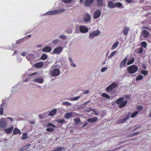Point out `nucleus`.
Wrapping results in <instances>:
<instances>
[{
    "label": "nucleus",
    "instance_id": "603ef678",
    "mask_svg": "<svg viewBox=\"0 0 151 151\" xmlns=\"http://www.w3.org/2000/svg\"><path fill=\"white\" fill-rule=\"evenodd\" d=\"M72 0H62L63 2L64 3H68L71 2Z\"/></svg>",
    "mask_w": 151,
    "mask_h": 151
},
{
    "label": "nucleus",
    "instance_id": "4c0bfd02",
    "mask_svg": "<svg viewBox=\"0 0 151 151\" xmlns=\"http://www.w3.org/2000/svg\"><path fill=\"white\" fill-rule=\"evenodd\" d=\"M141 73L143 74L144 76H145L148 74V71L146 70H142L141 71Z\"/></svg>",
    "mask_w": 151,
    "mask_h": 151
},
{
    "label": "nucleus",
    "instance_id": "680f3d73",
    "mask_svg": "<svg viewBox=\"0 0 151 151\" xmlns=\"http://www.w3.org/2000/svg\"><path fill=\"white\" fill-rule=\"evenodd\" d=\"M26 53L25 52H22L21 53V55L23 56H25L26 55Z\"/></svg>",
    "mask_w": 151,
    "mask_h": 151
},
{
    "label": "nucleus",
    "instance_id": "a211bd4d",
    "mask_svg": "<svg viewBox=\"0 0 151 151\" xmlns=\"http://www.w3.org/2000/svg\"><path fill=\"white\" fill-rule=\"evenodd\" d=\"M108 6L111 8H114L116 7L115 3L112 1H110L108 2Z\"/></svg>",
    "mask_w": 151,
    "mask_h": 151
},
{
    "label": "nucleus",
    "instance_id": "39448f33",
    "mask_svg": "<svg viewBox=\"0 0 151 151\" xmlns=\"http://www.w3.org/2000/svg\"><path fill=\"white\" fill-rule=\"evenodd\" d=\"M76 116V114L75 113L72 112H67L64 115V117L67 119L69 118L75 117Z\"/></svg>",
    "mask_w": 151,
    "mask_h": 151
},
{
    "label": "nucleus",
    "instance_id": "4468645a",
    "mask_svg": "<svg viewBox=\"0 0 151 151\" xmlns=\"http://www.w3.org/2000/svg\"><path fill=\"white\" fill-rule=\"evenodd\" d=\"M6 126V121L3 119H0V127L2 128H5Z\"/></svg>",
    "mask_w": 151,
    "mask_h": 151
},
{
    "label": "nucleus",
    "instance_id": "4d7b16f0",
    "mask_svg": "<svg viewBox=\"0 0 151 151\" xmlns=\"http://www.w3.org/2000/svg\"><path fill=\"white\" fill-rule=\"evenodd\" d=\"M107 69L106 67H104L102 68L101 69V71L102 72H104Z\"/></svg>",
    "mask_w": 151,
    "mask_h": 151
},
{
    "label": "nucleus",
    "instance_id": "0eeeda50",
    "mask_svg": "<svg viewBox=\"0 0 151 151\" xmlns=\"http://www.w3.org/2000/svg\"><path fill=\"white\" fill-rule=\"evenodd\" d=\"M80 32L83 33H86L88 32V28L85 26H80L79 28Z\"/></svg>",
    "mask_w": 151,
    "mask_h": 151
},
{
    "label": "nucleus",
    "instance_id": "9b49d317",
    "mask_svg": "<svg viewBox=\"0 0 151 151\" xmlns=\"http://www.w3.org/2000/svg\"><path fill=\"white\" fill-rule=\"evenodd\" d=\"M141 34L144 38H147L149 37L150 35L149 32L145 29H143L142 30L141 32Z\"/></svg>",
    "mask_w": 151,
    "mask_h": 151
},
{
    "label": "nucleus",
    "instance_id": "5701e85b",
    "mask_svg": "<svg viewBox=\"0 0 151 151\" xmlns=\"http://www.w3.org/2000/svg\"><path fill=\"white\" fill-rule=\"evenodd\" d=\"M65 150V148L61 147H58L55 148V150H52V151H63Z\"/></svg>",
    "mask_w": 151,
    "mask_h": 151
},
{
    "label": "nucleus",
    "instance_id": "13d9d810",
    "mask_svg": "<svg viewBox=\"0 0 151 151\" xmlns=\"http://www.w3.org/2000/svg\"><path fill=\"white\" fill-rule=\"evenodd\" d=\"M125 98L127 99H130V98L129 95H127L125 96Z\"/></svg>",
    "mask_w": 151,
    "mask_h": 151
},
{
    "label": "nucleus",
    "instance_id": "f257e3e1",
    "mask_svg": "<svg viewBox=\"0 0 151 151\" xmlns=\"http://www.w3.org/2000/svg\"><path fill=\"white\" fill-rule=\"evenodd\" d=\"M124 98L123 97H121L117 99L116 101V103L118 105L119 107L121 108L125 106L127 103L126 101H124Z\"/></svg>",
    "mask_w": 151,
    "mask_h": 151
},
{
    "label": "nucleus",
    "instance_id": "7ed1b4c3",
    "mask_svg": "<svg viewBox=\"0 0 151 151\" xmlns=\"http://www.w3.org/2000/svg\"><path fill=\"white\" fill-rule=\"evenodd\" d=\"M138 70V67L134 65L130 66L127 68V72L129 74L134 73L137 72Z\"/></svg>",
    "mask_w": 151,
    "mask_h": 151
},
{
    "label": "nucleus",
    "instance_id": "79ce46f5",
    "mask_svg": "<svg viewBox=\"0 0 151 151\" xmlns=\"http://www.w3.org/2000/svg\"><path fill=\"white\" fill-rule=\"evenodd\" d=\"M65 121V120L64 119H59L57 120V123L58 124H61Z\"/></svg>",
    "mask_w": 151,
    "mask_h": 151
},
{
    "label": "nucleus",
    "instance_id": "f8f14e48",
    "mask_svg": "<svg viewBox=\"0 0 151 151\" xmlns=\"http://www.w3.org/2000/svg\"><path fill=\"white\" fill-rule=\"evenodd\" d=\"M94 0H86L84 1V4L85 6L88 7L93 3Z\"/></svg>",
    "mask_w": 151,
    "mask_h": 151
},
{
    "label": "nucleus",
    "instance_id": "09e8293b",
    "mask_svg": "<svg viewBox=\"0 0 151 151\" xmlns=\"http://www.w3.org/2000/svg\"><path fill=\"white\" fill-rule=\"evenodd\" d=\"M62 104H63V105H68V106H70L71 105L70 103L68 101L63 102Z\"/></svg>",
    "mask_w": 151,
    "mask_h": 151
},
{
    "label": "nucleus",
    "instance_id": "f704fd0d",
    "mask_svg": "<svg viewBox=\"0 0 151 151\" xmlns=\"http://www.w3.org/2000/svg\"><path fill=\"white\" fill-rule=\"evenodd\" d=\"M27 133L24 132L23 133L22 135L23 136L22 137L21 139L22 140H25L28 138L26 136L27 135Z\"/></svg>",
    "mask_w": 151,
    "mask_h": 151
},
{
    "label": "nucleus",
    "instance_id": "473e14b6",
    "mask_svg": "<svg viewBox=\"0 0 151 151\" xmlns=\"http://www.w3.org/2000/svg\"><path fill=\"white\" fill-rule=\"evenodd\" d=\"M97 5L99 6H102L103 5V0H96Z\"/></svg>",
    "mask_w": 151,
    "mask_h": 151
},
{
    "label": "nucleus",
    "instance_id": "423d86ee",
    "mask_svg": "<svg viewBox=\"0 0 151 151\" xmlns=\"http://www.w3.org/2000/svg\"><path fill=\"white\" fill-rule=\"evenodd\" d=\"M100 33V32L99 30H97L94 31L90 33L89 35V37L91 39H93L95 36L99 35Z\"/></svg>",
    "mask_w": 151,
    "mask_h": 151
},
{
    "label": "nucleus",
    "instance_id": "052dcab7",
    "mask_svg": "<svg viewBox=\"0 0 151 151\" xmlns=\"http://www.w3.org/2000/svg\"><path fill=\"white\" fill-rule=\"evenodd\" d=\"M80 97V96H77L73 98V100H78Z\"/></svg>",
    "mask_w": 151,
    "mask_h": 151
},
{
    "label": "nucleus",
    "instance_id": "5fc2aeb1",
    "mask_svg": "<svg viewBox=\"0 0 151 151\" xmlns=\"http://www.w3.org/2000/svg\"><path fill=\"white\" fill-rule=\"evenodd\" d=\"M75 122L76 123H78L80 122V119L79 118H75L74 119Z\"/></svg>",
    "mask_w": 151,
    "mask_h": 151
},
{
    "label": "nucleus",
    "instance_id": "338daca9",
    "mask_svg": "<svg viewBox=\"0 0 151 151\" xmlns=\"http://www.w3.org/2000/svg\"><path fill=\"white\" fill-rule=\"evenodd\" d=\"M39 118L40 119H42L43 118V116L41 115H39Z\"/></svg>",
    "mask_w": 151,
    "mask_h": 151
},
{
    "label": "nucleus",
    "instance_id": "2f4dec72",
    "mask_svg": "<svg viewBox=\"0 0 151 151\" xmlns=\"http://www.w3.org/2000/svg\"><path fill=\"white\" fill-rule=\"evenodd\" d=\"M139 113V111H134L131 115V117L132 118H134L135 117L136 115Z\"/></svg>",
    "mask_w": 151,
    "mask_h": 151
},
{
    "label": "nucleus",
    "instance_id": "b1692460",
    "mask_svg": "<svg viewBox=\"0 0 151 151\" xmlns=\"http://www.w3.org/2000/svg\"><path fill=\"white\" fill-rule=\"evenodd\" d=\"M90 16L88 14H86L84 16V20L85 22H88L90 20Z\"/></svg>",
    "mask_w": 151,
    "mask_h": 151
},
{
    "label": "nucleus",
    "instance_id": "f03ea898",
    "mask_svg": "<svg viewBox=\"0 0 151 151\" xmlns=\"http://www.w3.org/2000/svg\"><path fill=\"white\" fill-rule=\"evenodd\" d=\"M65 9H56L47 12L46 14L47 15H53L60 14L65 11Z\"/></svg>",
    "mask_w": 151,
    "mask_h": 151
},
{
    "label": "nucleus",
    "instance_id": "e2e57ef3",
    "mask_svg": "<svg viewBox=\"0 0 151 151\" xmlns=\"http://www.w3.org/2000/svg\"><path fill=\"white\" fill-rule=\"evenodd\" d=\"M88 124V123H87L85 122L83 125L82 126V127L84 128Z\"/></svg>",
    "mask_w": 151,
    "mask_h": 151
},
{
    "label": "nucleus",
    "instance_id": "1a4fd4ad",
    "mask_svg": "<svg viewBox=\"0 0 151 151\" xmlns=\"http://www.w3.org/2000/svg\"><path fill=\"white\" fill-rule=\"evenodd\" d=\"M60 74V70L57 68L54 69L52 72V75L53 77L58 76Z\"/></svg>",
    "mask_w": 151,
    "mask_h": 151
},
{
    "label": "nucleus",
    "instance_id": "774afa93",
    "mask_svg": "<svg viewBox=\"0 0 151 151\" xmlns=\"http://www.w3.org/2000/svg\"><path fill=\"white\" fill-rule=\"evenodd\" d=\"M126 2H128V3H130L132 1L131 0H126Z\"/></svg>",
    "mask_w": 151,
    "mask_h": 151
},
{
    "label": "nucleus",
    "instance_id": "a18cd8bd",
    "mask_svg": "<svg viewBox=\"0 0 151 151\" xmlns=\"http://www.w3.org/2000/svg\"><path fill=\"white\" fill-rule=\"evenodd\" d=\"M143 48L142 47H140L138 48V50L137 52L138 53H141L143 52Z\"/></svg>",
    "mask_w": 151,
    "mask_h": 151
},
{
    "label": "nucleus",
    "instance_id": "0e129e2a",
    "mask_svg": "<svg viewBox=\"0 0 151 151\" xmlns=\"http://www.w3.org/2000/svg\"><path fill=\"white\" fill-rule=\"evenodd\" d=\"M119 148H120L119 147L116 148H115V149L111 150H112V151H114L115 150H118Z\"/></svg>",
    "mask_w": 151,
    "mask_h": 151
},
{
    "label": "nucleus",
    "instance_id": "3c124183",
    "mask_svg": "<svg viewBox=\"0 0 151 151\" xmlns=\"http://www.w3.org/2000/svg\"><path fill=\"white\" fill-rule=\"evenodd\" d=\"M59 42V40L58 39L54 40L52 41V43L54 44L58 43Z\"/></svg>",
    "mask_w": 151,
    "mask_h": 151
},
{
    "label": "nucleus",
    "instance_id": "cd10ccee",
    "mask_svg": "<svg viewBox=\"0 0 151 151\" xmlns=\"http://www.w3.org/2000/svg\"><path fill=\"white\" fill-rule=\"evenodd\" d=\"M57 110L56 109H54L52 110L49 114V115L51 116H54L56 113Z\"/></svg>",
    "mask_w": 151,
    "mask_h": 151
},
{
    "label": "nucleus",
    "instance_id": "20e7f679",
    "mask_svg": "<svg viewBox=\"0 0 151 151\" xmlns=\"http://www.w3.org/2000/svg\"><path fill=\"white\" fill-rule=\"evenodd\" d=\"M117 85L115 82L111 83L110 85L108 86L106 88V90L107 92H110L111 90L117 87Z\"/></svg>",
    "mask_w": 151,
    "mask_h": 151
},
{
    "label": "nucleus",
    "instance_id": "2eb2a0df",
    "mask_svg": "<svg viewBox=\"0 0 151 151\" xmlns=\"http://www.w3.org/2000/svg\"><path fill=\"white\" fill-rule=\"evenodd\" d=\"M6 107V104L5 103H2L0 106V114L2 115L3 113V109Z\"/></svg>",
    "mask_w": 151,
    "mask_h": 151
},
{
    "label": "nucleus",
    "instance_id": "864d4df0",
    "mask_svg": "<svg viewBox=\"0 0 151 151\" xmlns=\"http://www.w3.org/2000/svg\"><path fill=\"white\" fill-rule=\"evenodd\" d=\"M86 111L87 112H89L91 111H94V110L92 109H91L90 108H88L86 109Z\"/></svg>",
    "mask_w": 151,
    "mask_h": 151
},
{
    "label": "nucleus",
    "instance_id": "58836bf2",
    "mask_svg": "<svg viewBox=\"0 0 151 151\" xmlns=\"http://www.w3.org/2000/svg\"><path fill=\"white\" fill-rule=\"evenodd\" d=\"M101 96L102 97L106 98L108 99H109L110 98V96L105 93H103L101 94Z\"/></svg>",
    "mask_w": 151,
    "mask_h": 151
},
{
    "label": "nucleus",
    "instance_id": "8fccbe9b",
    "mask_svg": "<svg viewBox=\"0 0 151 151\" xmlns=\"http://www.w3.org/2000/svg\"><path fill=\"white\" fill-rule=\"evenodd\" d=\"M24 41V40L23 39H19L17 41L16 43L17 44H20L22 42Z\"/></svg>",
    "mask_w": 151,
    "mask_h": 151
},
{
    "label": "nucleus",
    "instance_id": "aec40b11",
    "mask_svg": "<svg viewBox=\"0 0 151 151\" xmlns=\"http://www.w3.org/2000/svg\"><path fill=\"white\" fill-rule=\"evenodd\" d=\"M14 127L13 126H12L11 127L9 128L5 129V132L7 134H10L12 131Z\"/></svg>",
    "mask_w": 151,
    "mask_h": 151
},
{
    "label": "nucleus",
    "instance_id": "4be33fe9",
    "mask_svg": "<svg viewBox=\"0 0 151 151\" xmlns=\"http://www.w3.org/2000/svg\"><path fill=\"white\" fill-rule=\"evenodd\" d=\"M33 81L36 82L41 83L43 82V79L42 78H36L34 79Z\"/></svg>",
    "mask_w": 151,
    "mask_h": 151
},
{
    "label": "nucleus",
    "instance_id": "9d476101",
    "mask_svg": "<svg viewBox=\"0 0 151 151\" xmlns=\"http://www.w3.org/2000/svg\"><path fill=\"white\" fill-rule=\"evenodd\" d=\"M101 12L99 10H97L94 12L93 14V18L95 19H97L99 17L101 14Z\"/></svg>",
    "mask_w": 151,
    "mask_h": 151
},
{
    "label": "nucleus",
    "instance_id": "c756f323",
    "mask_svg": "<svg viewBox=\"0 0 151 151\" xmlns=\"http://www.w3.org/2000/svg\"><path fill=\"white\" fill-rule=\"evenodd\" d=\"M119 43V42L118 41H116L112 45L111 48V50H113L115 49L116 47H117Z\"/></svg>",
    "mask_w": 151,
    "mask_h": 151
},
{
    "label": "nucleus",
    "instance_id": "c85d7f7f",
    "mask_svg": "<svg viewBox=\"0 0 151 151\" xmlns=\"http://www.w3.org/2000/svg\"><path fill=\"white\" fill-rule=\"evenodd\" d=\"M30 146V144H28L27 145H25L22 147L20 150L22 151L25 150L28 148Z\"/></svg>",
    "mask_w": 151,
    "mask_h": 151
},
{
    "label": "nucleus",
    "instance_id": "ddd939ff",
    "mask_svg": "<svg viewBox=\"0 0 151 151\" xmlns=\"http://www.w3.org/2000/svg\"><path fill=\"white\" fill-rule=\"evenodd\" d=\"M52 50V48L50 47L46 46L44 48L42 49V51L43 52H49Z\"/></svg>",
    "mask_w": 151,
    "mask_h": 151
},
{
    "label": "nucleus",
    "instance_id": "c9c22d12",
    "mask_svg": "<svg viewBox=\"0 0 151 151\" xmlns=\"http://www.w3.org/2000/svg\"><path fill=\"white\" fill-rule=\"evenodd\" d=\"M147 46V43L146 42L143 41L142 42L141 45V47H144V48H145Z\"/></svg>",
    "mask_w": 151,
    "mask_h": 151
},
{
    "label": "nucleus",
    "instance_id": "6ab92c4d",
    "mask_svg": "<svg viewBox=\"0 0 151 151\" xmlns=\"http://www.w3.org/2000/svg\"><path fill=\"white\" fill-rule=\"evenodd\" d=\"M98 120V118L96 117L93 118H89L87 120L88 122H94Z\"/></svg>",
    "mask_w": 151,
    "mask_h": 151
},
{
    "label": "nucleus",
    "instance_id": "393cba45",
    "mask_svg": "<svg viewBox=\"0 0 151 151\" xmlns=\"http://www.w3.org/2000/svg\"><path fill=\"white\" fill-rule=\"evenodd\" d=\"M43 65V63L42 62H39L35 64L34 66L37 68H40L42 67Z\"/></svg>",
    "mask_w": 151,
    "mask_h": 151
},
{
    "label": "nucleus",
    "instance_id": "49530a36",
    "mask_svg": "<svg viewBox=\"0 0 151 151\" xmlns=\"http://www.w3.org/2000/svg\"><path fill=\"white\" fill-rule=\"evenodd\" d=\"M47 127H55V125L52 123H48V124L47 125Z\"/></svg>",
    "mask_w": 151,
    "mask_h": 151
},
{
    "label": "nucleus",
    "instance_id": "6e6552de",
    "mask_svg": "<svg viewBox=\"0 0 151 151\" xmlns=\"http://www.w3.org/2000/svg\"><path fill=\"white\" fill-rule=\"evenodd\" d=\"M62 47H61L59 46L55 48L54 49L53 52V54H60L61 52L62 51Z\"/></svg>",
    "mask_w": 151,
    "mask_h": 151
},
{
    "label": "nucleus",
    "instance_id": "bf43d9fd",
    "mask_svg": "<svg viewBox=\"0 0 151 151\" xmlns=\"http://www.w3.org/2000/svg\"><path fill=\"white\" fill-rule=\"evenodd\" d=\"M89 91L88 90H85L83 92V93L84 94H86L88 93L89 92Z\"/></svg>",
    "mask_w": 151,
    "mask_h": 151
},
{
    "label": "nucleus",
    "instance_id": "a878e982",
    "mask_svg": "<svg viewBox=\"0 0 151 151\" xmlns=\"http://www.w3.org/2000/svg\"><path fill=\"white\" fill-rule=\"evenodd\" d=\"M13 133L14 134H21V132L20 130L17 128H15L13 131Z\"/></svg>",
    "mask_w": 151,
    "mask_h": 151
},
{
    "label": "nucleus",
    "instance_id": "c03bdc74",
    "mask_svg": "<svg viewBox=\"0 0 151 151\" xmlns=\"http://www.w3.org/2000/svg\"><path fill=\"white\" fill-rule=\"evenodd\" d=\"M116 5V7H117L119 8L120 7L122 6V4L120 2H117L115 3Z\"/></svg>",
    "mask_w": 151,
    "mask_h": 151
},
{
    "label": "nucleus",
    "instance_id": "de8ad7c7",
    "mask_svg": "<svg viewBox=\"0 0 151 151\" xmlns=\"http://www.w3.org/2000/svg\"><path fill=\"white\" fill-rule=\"evenodd\" d=\"M116 51H115L114 52H112L111 53L110 55L109 56L108 58H111L113 56H114V55L116 54Z\"/></svg>",
    "mask_w": 151,
    "mask_h": 151
},
{
    "label": "nucleus",
    "instance_id": "72a5a7b5",
    "mask_svg": "<svg viewBox=\"0 0 151 151\" xmlns=\"http://www.w3.org/2000/svg\"><path fill=\"white\" fill-rule=\"evenodd\" d=\"M69 59L70 62V65L73 66V67H74L76 66V65L73 63V61L71 57H69Z\"/></svg>",
    "mask_w": 151,
    "mask_h": 151
},
{
    "label": "nucleus",
    "instance_id": "a19ab883",
    "mask_svg": "<svg viewBox=\"0 0 151 151\" xmlns=\"http://www.w3.org/2000/svg\"><path fill=\"white\" fill-rule=\"evenodd\" d=\"M137 109L138 111L139 112H140L143 109V107L142 106L138 105L137 106Z\"/></svg>",
    "mask_w": 151,
    "mask_h": 151
},
{
    "label": "nucleus",
    "instance_id": "ea45409f",
    "mask_svg": "<svg viewBox=\"0 0 151 151\" xmlns=\"http://www.w3.org/2000/svg\"><path fill=\"white\" fill-rule=\"evenodd\" d=\"M55 127H48L46 129V130L48 132H52L54 130V128Z\"/></svg>",
    "mask_w": 151,
    "mask_h": 151
},
{
    "label": "nucleus",
    "instance_id": "e433bc0d",
    "mask_svg": "<svg viewBox=\"0 0 151 151\" xmlns=\"http://www.w3.org/2000/svg\"><path fill=\"white\" fill-rule=\"evenodd\" d=\"M143 76L142 75H139L137 76L136 80V81H138L139 80H141L143 78Z\"/></svg>",
    "mask_w": 151,
    "mask_h": 151
},
{
    "label": "nucleus",
    "instance_id": "bb28decb",
    "mask_svg": "<svg viewBox=\"0 0 151 151\" xmlns=\"http://www.w3.org/2000/svg\"><path fill=\"white\" fill-rule=\"evenodd\" d=\"M134 61V58H132L131 59L128 60V62L127 63V65H129L132 64Z\"/></svg>",
    "mask_w": 151,
    "mask_h": 151
},
{
    "label": "nucleus",
    "instance_id": "f3484780",
    "mask_svg": "<svg viewBox=\"0 0 151 151\" xmlns=\"http://www.w3.org/2000/svg\"><path fill=\"white\" fill-rule=\"evenodd\" d=\"M129 30V27L127 26L125 27L124 28L123 31L124 34L125 35H127L128 34Z\"/></svg>",
    "mask_w": 151,
    "mask_h": 151
},
{
    "label": "nucleus",
    "instance_id": "dca6fc26",
    "mask_svg": "<svg viewBox=\"0 0 151 151\" xmlns=\"http://www.w3.org/2000/svg\"><path fill=\"white\" fill-rule=\"evenodd\" d=\"M127 59V58L126 57L124 58L120 64V68H122L125 66Z\"/></svg>",
    "mask_w": 151,
    "mask_h": 151
},
{
    "label": "nucleus",
    "instance_id": "412c9836",
    "mask_svg": "<svg viewBox=\"0 0 151 151\" xmlns=\"http://www.w3.org/2000/svg\"><path fill=\"white\" fill-rule=\"evenodd\" d=\"M129 116L128 115H127L124 119L119 120V124L123 123L125 122L127 120L129 119Z\"/></svg>",
    "mask_w": 151,
    "mask_h": 151
},
{
    "label": "nucleus",
    "instance_id": "6e6d98bb",
    "mask_svg": "<svg viewBox=\"0 0 151 151\" xmlns=\"http://www.w3.org/2000/svg\"><path fill=\"white\" fill-rule=\"evenodd\" d=\"M66 36L61 35L59 37L62 39H66Z\"/></svg>",
    "mask_w": 151,
    "mask_h": 151
},
{
    "label": "nucleus",
    "instance_id": "7c9ffc66",
    "mask_svg": "<svg viewBox=\"0 0 151 151\" xmlns=\"http://www.w3.org/2000/svg\"><path fill=\"white\" fill-rule=\"evenodd\" d=\"M47 58V55L45 54H43L40 58V59L42 60H45Z\"/></svg>",
    "mask_w": 151,
    "mask_h": 151
},
{
    "label": "nucleus",
    "instance_id": "69168bd1",
    "mask_svg": "<svg viewBox=\"0 0 151 151\" xmlns=\"http://www.w3.org/2000/svg\"><path fill=\"white\" fill-rule=\"evenodd\" d=\"M36 74V73H33L32 74H31L29 75V76L30 77H31L33 75H35Z\"/></svg>",
    "mask_w": 151,
    "mask_h": 151
},
{
    "label": "nucleus",
    "instance_id": "37998d69",
    "mask_svg": "<svg viewBox=\"0 0 151 151\" xmlns=\"http://www.w3.org/2000/svg\"><path fill=\"white\" fill-rule=\"evenodd\" d=\"M139 134V132H136L133 134H129L128 135V137H131L138 134Z\"/></svg>",
    "mask_w": 151,
    "mask_h": 151
}]
</instances>
